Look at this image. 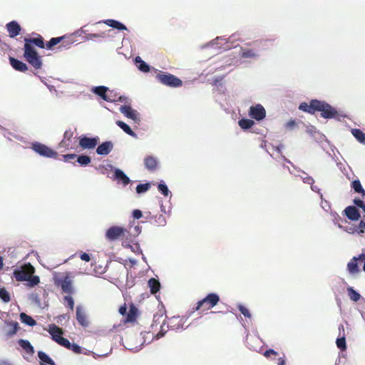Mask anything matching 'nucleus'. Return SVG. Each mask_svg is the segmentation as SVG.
<instances>
[{"label":"nucleus","mask_w":365,"mask_h":365,"mask_svg":"<svg viewBox=\"0 0 365 365\" xmlns=\"http://www.w3.org/2000/svg\"><path fill=\"white\" fill-rule=\"evenodd\" d=\"M150 187V185L149 183L145 184H139L136 187V192L138 194L146 192L149 188Z\"/></svg>","instance_id":"a19ab883"},{"label":"nucleus","mask_w":365,"mask_h":365,"mask_svg":"<svg viewBox=\"0 0 365 365\" xmlns=\"http://www.w3.org/2000/svg\"><path fill=\"white\" fill-rule=\"evenodd\" d=\"M354 202L356 206L361 208L363 210H364L365 205L362 200L359 199H355Z\"/></svg>","instance_id":"603ef678"},{"label":"nucleus","mask_w":365,"mask_h":365,"mask_svg":"<svg viewBox=\"0 0 365 365\" xmlns=\"http://www.w3.org/2000/svg\"><path fill=\"white\" fill-rule=\"evenodd\" d=\"M125 232H127V230L123 227L112 226L107 230L105 236L107 240L115 241L123 237Z\"/></svg>","instance_id":"0eeeda50"},{"label":"nucleus","mask_w":365,"mask_h":365,"mask_svg":"<svg viewBox=\"0 0 365 365\" xmlns=\"http://www.w3.org/2000/svg\"><path fill=\"white\" fill-rule=\"evenodd\" d=\"M336 346L339 349H341V350H345L346 348V339H345V337H341V338H339L336 339Z\"/></svg>","instance_id":"37998d69"},{"label":"nucleus","mask_w":365,"mask_h":365,"mask_svg":"<svg viewBox=\"0 0 365 365\" xmlns=\"http://www.w3.org/2000/svg\"><path fill=\"white\" fill-rule=\"evenodd\" d=\"M364 232H365V222L361 221L359 225L357 232L359 234H362V233H364Z\"/></svg>","instance_id":"8fccbe9b"},{"label":"nucleus","mask_w":365,"mask_h":365,"mask_svg":"<svg viewBox=\"0 0 365 365\" xmlns=\"http://www.w3.org/2000/svg\"><path fill=\"white\" fill-rule=\"evenodd\" d=\"M145 168L150 171L155 170L159 164V160L153 155H147L143 160Z\"/></svg>","instance_id":"4468645a"},{"label":"nucleus","mask_w":365,"mask_h":365,"mask_svg":"<svg viewBox=\"0 0 365 365\" xmlns=\"http://www.w3.org/2000/svg\"><path fill=\"white\" fill-rule=\"evenodd\" d=\"M317 105V111L321 112L322 117L324 118H333L337 115L336 110L324 101H318L314 103Z\"/></svg>","instance_id":"7ed1b4c3"},{"label":"nucleus","mask_w":365,"mask_h":365,"mask_svg":"<svg viewBox=\"0 0 365 365\" xmlns=\"http://www.w3.org/2000/svg\"><path fill=\"white\" fill-rule=\"evenodd\" d=\"M38 356L41 361V365H45L43 363L55 365L54 361L45 352L39 351L38 352Z\"/></svg>","instance_id":"cd10ccee"},{"label":"nucleus","mask_w":365,"mask_h":365,"mask_svg":"<svg viewBox=\"0 0 365 365\" xmlns=\"http://www.w3.org/2000/svg\"><path fill=\"white\" fill-rule=\"evenodd\" d=\"M295 121L294 120H290L286 123L285 127L288 129L292 130L295 126Z\"/></svg>","instance_id":"864d4df0"},{"label":"nucleus","mask_w":365,"mask_h":365,"mask_svg":"<svg viewBox=\"0 0 365 365\" xmlns=\"http://www.w3.org/2000/svg\"><path fill=\"white\" fill-rule=\"evenodd\" d=\"M20 319L24 324L30 327H34L36 324V321L26 313L20 314Z\"/></svg>","instance_id":"c756f323"},{"label":"nucleus","mask_w":365,"mask_h":365,"mask_svg":"<svg viewBox=\"0 0 365 365\" xmlns=\"http://www.w3.org/2000/svg\"><path fill=\"white\" fill-rule=\"evenodd\" d=\"M113 148V144L111 141H106L99 145L96 149V153L100 155H107Z\"/></svg>","instance_id":"dca6fc26"},{"label":"nucleus","mask_w":365,"mask_h":365,"mask_svg":"<svg viewBox=\"0 0 365 365\" xmlns=\"http://www.w3.org/2000/svg\"><path fill=\"white\" fill-rule=\"evenodd\" d=\"M219 300L220 298L217 294L214 293L209 294L205 298L198 302L196 310L200 308L208 310L214 307L218 303Z\"/></svg>","instance_id":"20e7f679"},{"label":"nucleus","mask_w":365,"mask_h":365,"mask_svg":"<svg viewBox=\"0 0 365 365\" xmlns=\"http://www.w3.org/2000/svg\"><path fill=\"white\" fill-rule=\"evenodd\" d=\"M10 37L14 38L18 36L21 31V27L19 24L14 21L9 22L6 25Z\"/></svg>","instance_id":"6ab92c4d"},{"label":"nucleus","mask_w":365,"mask_h":365,"mask_svg":"<svg viewBox=\"0 0 365 365\" xmlns=\"http://www.w3.org/2000/svg\"><path fill=\"white\" fill-rule=\"evenodd\" d=\"M69 349H71L76 354H80L81 351V348L76 344H71V346Z\"/></svg>","instance_id":"09e8293b"},{"label":"nucleus","mask_w":365,"mask_h":365,"mask_svg":"<svg viewBox=\"0 0 365 365\" xmlns=\"http://www.w3.org/2000/svg\"><path fill=\"white\" fill-rule=\"evenodd\" d=\"M359 262H361L359 255L354 257L347 264L346 269L352 277L357 276L360 272Z\"/></svg>","instance_id":"9b49d317"},{"label":"nucleus","mask_w":365,"mask_h":365,"mask_svg":"<svg viewBox=\"0 0 365 365\" xmlns=\"http://www.w3.org/2000/svg\"><path fill=\"white\" fill-rule=\"evenodd\" d=\"M233 54H240L244 58H252L255 59L257 58L258 54L254 50L252 49H243L242 47L235 46L233 47Z\"/></svg>","instance_id":"f8f14e48"},{"label":"nucleus","mask_w":365,"mask_h":365,"mask_svg":"<svg viewBox=\"0 0 365 365\" xmlns=\"http://www.w3.org/2000/svg\"><path fill=\"white\" fill-rule=\"evenodd\" d=\"M279 365H285V360L283 358H279Z\"/></svg>","instance_id":"774afa93"},{"label":"nucleus","mask_w":365,"mask_h":365,"mask_svg":"<svg viewBox=\"0 0 365 365\" xmlns=\"http://www.w3.org/2000/svg\"><path fill=\"white\" fill-rule=\"evenodd\" d=\"M80 257L83 261H85V262H89L91 260V257H90L89 255L86 252L82 253L80 255Z\"/></svg>","instance_id":"5fc2aeb1"},{"label":"nucleus","mask_w":365,"mask_h":365,"mask_svg":"<svg viewBox=\"0 0 365 365\" xmlns=\"http://www.w3.org/2000/svg\"><path fill=\"white\" fill-rule=\"evenodd\" d=\"M226 43L227 40L225 38H223L222 37H217L215 40L212 41L209 46L213 48H215L216 46L220 48L221 46L224 45Z\"/></svg>","instance_id":"e433bc0d"},{"label":"nucleus","mask_w":365,"mask_h":365,"mask_svg":"<svg viewBox=\"0 0 365 365\" xmlns=\"http://www.w3.org/2000/svg\"><path fill=\"white\" fill-rule=\"evenodd\" d=\"M225 95L222 93H219V96L217 97V100L220 102V104H222V101L223 100V97H225Z\"/></svg>","instance_id":"69168bd1"},{"label":"nucleus","mask_w":365,"mask_h":365,"mask_svg":"<svg viewBox=\"0 0 365 365\" xmlns=\"http://www.w3.org/2000/svg\"><path fill=\"white\" fill-rule=\"evenodd\" d=\"M6 334L9 336L14 335L19 329V323L16 322H6Z\"/></svg>","instance_id":"a878e982"},{"label":"nucleus","mask_w":365,"mask_h":365,"mask_svg":"<svg viewBox=\"0 0 365 365\" xmlns=\"http://www.w3.org/2000/svg\"><path fill=\"white\" fill-rule=\"evenodd\" d=\"M26 43H32L39 48H44L43 39L41 37L26 39Z\"/></svg>","instance_id":"c9c22d12"},{"label":"nucleus","mask_w":365,"mask_h":365,"mask_svg":"<svg viewBox=\"0 0 365 365\" xmlns=\"http://www.w3.org/2000/svg\"><path fill=\"white\" fill-rule=\"evenodd\" d=\"M32 149L38 155L46 158H56L58 155V153L56 151L38 142L32 144Z\"/></svg>","instance_id":"423d86ee"},{"label":"nucleus","mask_w":365,"mask_h":365,"mask_svg":"<svg viewBox=\"0 0 365 365\" xmlns=\"http://www.w3.org/2000/svg\"><path fill=\"white\" fill-rule=\"evenodd\" d=\"M24 57L35 68L38 69L41 67L42 62L40 57L34 48L27 43L24 45Z\"/></svg>","instance_id":"f257e3e1"},{"label":"nucleus","mask_w":365,"mask_h":365,"mask_svg":"<svg viewBox=\"0 0 365 365\" xmlns=\"http://www.w3.org/2000/svg\"><path fill=\"white\" fill-rule=\"evenodd\" d=\"M318 100H312L309 103V104L307 103H302L299 106V109L300 110H302L304 112H307L309 113H314L317 111V105L315 104V102H317Z\"/></svg>","instance_id":"f3484780"},{"label":"nucleus","mask_w":365,"mask_h":365,"mask_svg":"<svg viewBox=\"0 0 365 365\" xmlns=\"http://www.w3.org/2000/svg\"><path fill=\"white\" fill-rule=\"evenodd\" d=\"M249 115L256 120H262L266 116V110L262 105L257 104L250 108Z\"/></svg>","instance_id":"1a4fd4ad"},{"label":"nucleus","mask_w":365,"mask_h":365,"mask_svg":"<svg viewBox=\"0 0 365 365\" xmlns=\"http://www.w3.org/2000/svg\"><path fill=\"white\" fill-rule=\"evenodd\" d=\"M98 141L99 138L98 136L88 138L81 135L79 138V145L83 149H93L98 145Z\"/></svg>","instance_id":"9d476101"},{"label":"nucleus","mask_w":365,"mask_h":365,"mask_svg":"<svg viewBox=\"0 0 365 365\" xmlns=\"http://www.w3.org/2000/svg\"><path fill=\"white\" fill-rule=\"evenodd\" d=\"M34 272V268L31 265H26L20 269H15L14 271V276L17 281L23 282L27 281Z\"/></svg>","instance_id":"6e6552de"},{"label":"nucleus","mask_w":365,"mask_h":365,"mask_svg":"<svg viewBox=\"0 0 365 365\" xmlns=\"http://www.w3.org/2000/svg\"><path fill=\"white\" fill-rule=\"evenodd\" d=\"M271 354H274V355H277V352L275 351L273 349H269V350H267L264 353V356L265 357H268Z\"/></svg>","instance_id":"13d9d810"},{"label":"nucleus","mask_w":365,"mask_h":365,"mask_svg":"<svg viewBox=\"0 0 365 365\" xmlns=\"http://www.w3.org/2000/svg\"><path fill=\"white\" fill-rule=\"evenodd\" d=\"M120 111L125 116L128 118H130L133 120H137L138 119V113L137 110H133L130 106H121L120 107Z\"/></svg>","instance_id":"2eb2a0df"},{"label":"nucleus","mask_w":365,"mask_h":365,"mask_svg":"<svg viewBox=\"0 0 365 365\" xmlns=\"http://www.w3.org/2000/svg\"><path fill=\"white\" fill-rule=\"evenodd\" d=\"M48 332L51 335L52 339L56 342L58 341V339H60L61 335L63 334V331L61 329L58 327L55 324H50L48 327Z\"/></svg>","instance_id":"aec40b11"},{"label":"nucleus","mask_w":365,"mask_h":365,"mask_svg":"<svg viewBox=\"0 0 365 365\" xmlns=\"http://www.w3.org/2000/svg\"><path fill=\"white\" fill-rule=\"evenodd\" d=\"M158 190L165 196H168L170 194V190L168 188V186L165 185L164 182H160L158 185Z\"/></svg>","instance_id":"ea45409f"},{"label":"nucleus","mask_w":365,"mask_h":365,"mask_svg":"<svg viewBox=\"0 0 365 365\" xmlns=\"http://www.w3.org/2000/svg\"><path fill=\"white\" fill-rule=\"evenodd\" d=\"M0 299L5 303L9 302L11 299L9 292L4 288L0 289Z\"/></svg>","instance_id":"58836bf2"},{"label":"nucleus","mask_w":365,"mask_h":365,"mask_svg":"<svg viewBox=\"0 0 365 365\" xmlns=\"http://www.w3.org/2000/svg\"><path fill=\"white\" fill-rule=\"evenodd\" d=\"M27 282H28V285L29 287H32L37 285L39 283L40 279L38 276L30 275V278L27 280Z\"/></svg>","instance_id":"79ce46f5"},{"label":"nucleus","mask_w":365,"mask_h":365,"mask_svg":"<svg viewBox=\"0 0 365 365\" xmlns=\"http://www.w3.org/2000/svg\"><path fill=\"white\" fill-rule=\"evenodd\" d=\"M148 286L150 289L151 293L155 294L156 292H158L159 291L160 287V284L157 279H155L154 278H151L148 281Z\"/></svg>","instance_id":"7c9ffc66"},{"label":"nucleus","mask_w":365,"mask_h":365,"mask_svg":"<svg viewBox=\"0 0 365 365\" xmlns=\"http://www.w3.org/2000/svg\"><path fill=\"white\" fill-rule=\"evenodd\" d=\"M166 332V330L163 329V327L161 326V330L156 334L155 338L160 339L163 336H164L165 333Z\"/></svg>","instance_id":"bf43d9fd"},{"label":"nucleus","mask_w":365,"mask_h":365,"mask_svg":"<svg viewBox=\"0 0 365 365\" xmlns=\"http://www.w3.org/2000/svg\"><path fill=\"white\" fill-rule=\"evenodd\" d=\"M103 22L105 24L118 30H127L126 26L118 21L114 19H106L98 23Z\"/></svg>","instance_id":"b1692460"},{"label":"nucleus","mask_w":365,"mask_h":365,"mask_svg":"<svg viewBox=\"0 0 365 365\" xmlns=\"http://www.w3.org/2000/svg\"><path fill=\"white\" fill-rule=\"evenodd\" d=\"M108 90V88L103 86H96L91 89L93 93L101 97L104 101H110V100H109L106 96V92Z\"/></svg>","instance_id":"5701e85b"},{"label":"nucleus","mask_w":365,"mask_h":365,"mask_svg":"<svg viewBox=\"0 0 365 365\" xmlns=\"http://www.w3.org/2000/svg\"><path fill=\"white\" fill-rule=\"evenodd\" d=\"M91 158L87 156V155H79L78 156L77 158V162L81 165H88L90 163H91Z\"/></svg>","instance_id":"4c0bfd02"},{"label":"nucleus","mask_w":365,"mask_h":365,"mask_svg":"<svg viewBox=\"0 0 365 365\" xmlns=\"http://www.w3.org/2000/svg\"><path fill=\"white\" fill-rule=\"evenodd\" d=\"M114 170V175L113 179L117 180L118 182H121L124 186L128 185L130 182V178L124 173L123 170L119 168H113L110 165Z\"/></svg>","instance_id":"ddd939ff"},{"label":"nucleus","mask_w":365,"mask_h":365,"mask_svg":"<svg viewBox=\"0 0 365 365\" xmlns=\"http://www.w3.org/2000/svg\"><path fill=\"white\" fill-rule=\"evenodd\" d=\"M126 312V308L125 307H120L119 309V312L121 314H124Z\"/></svg>","instance_id":"338daca9"},{"label":"nucleus","mask_w":365,"mask_h":365,"mask_svg":"<svg viewBox=\"0 0 365 365\" xmlns=\"http://www.w3.org/2000/svg\"><path fill=\"white\" fill-rule=\"evenodd\" d=\"M359 258L361 259V262H364L363 270L365 272V254L359 255Z\"/></svg>","instance_id":"e2e57ef3"},{"label":"nucleus","mask_w":365,"mask_h":365,"mask_svg":"<svg viewBox=\"0 0 365 365\" xmlns=\"http://www.w3.org/2000/svg\"><path fill=\"white\" fill-rule=\"evenodd\" d=\"M351 187L355 192L361 194L362 196L365 195V190L363 189L359 180H354L351 183Z\"/></svg>","instance_id":"72a5a7b5"},{"label":"nucleus","mask_w":365,"mask_h":365,"mask_svg":"<svg viewBox=\"0 0 365 365\" xmlns=\"http://www.w3.org/2000/svg\"><path fill=\"white\" fill-rule=\"evenodd\" d=\"M348 294L351 300L354 302H357L360 299L361 295L356 290H354L352 287H349L347 289Z\"/></svg>","instance_id":"f704fd0d"},{"label":"nucleus","mask_w":365,"mask_h":365,"mask_svg":"<svg viewBox=\"0 0 365 365\" xmlns=\"http://www.w3.org/2000/svg\"><path fill=\"white\" fill-rule=\"evenodd\" d=\"M135 62L140 71L143 72H148L150 71L149 66L140 56L135 57Z\"/></svg>","instance_id":"c85d7f7f"},{"label":"nucleus","mask_w":365,"mask_h":365,"mask_svg":"<svg viewBox=\"0 0 365 365\" xmlns=\"http://www.w3.org/2000/svg\"><path fill=\"white\" fill-rule=\"evenodd\" d=\"M19 344L26 351V354L29 355H33V354L34 353V349L28 340L20 339L19 341Z\"/></svg>","instance_id":"393cba45"},{"label":"nucleus","mask_w":365,"mask_h":365,"mask_svg":"<svg viewBox=\"0 0 365 365\" xmlns=\"http://www.w3.org/2000/svg\"><path fill=\"white\" fill-rule=\"evenodd\" d=\"M9 61L12 67L16 71H26L28 69L26 64L18 59L10 57Z\"/></svg>","instance_id":"4be33fe9"},{"label":"nucleus","mask_w":365,"mask_h":365,"mask_svg":"<svg viewBox=\"0 0 365 365\" xmlns=\"http://www.w3.org/2000/svg\"><path fill=\"white\" fill-rule=\"evenodd\" d=\"M215 86L217 88V90L220 92L221 91V89L222 88V84L218 81H215Z\"/></svg>","instance_id":"680f3d73"},{"label":"nucleus","mask_w":365,"mask_h":365,"mask_svg":"<svg viewBox=\"0 0 365 365\" xmlns=\"http://www.w3.org/2000/svg\"><path fill=\"white\" fill-rule=\"evenodd\" d=\"M76 319L78 322L83 327H87L88 324L86 312L81 306H77L76 307Z\"/></svg>","instance_id":"a211bd4d"},{"label":"nucleus","mask_w":365,"mask_h":365,"mask_svg":"<svg viewBox=\"0 0 365 365\" xmlns=\"http://www.w3.org/2000/svg\"><path fill=\"white\" fill-rule=\"evenodd\" d=\"M57 343L67 349H70L71 346V344L70 343V341L67 339L63 337H61L60 339H58Z\"/></svg>","instance_id":"49530a36"},{"label":"nucleus","mask_w":365,"mask_h":365,"mask_svg":"<svg viewBox=\"0 0 365 365\" xmlns=\"http://www.w3.org/2000/svg\"><path fill=\"white\" fill-rule=\"evenodd\" d=\"M238 309L240 311L241 314H243L245 317L249 319L251 318V314L247 308L242 304H238Z\"/></svg>","instance_id":"c03bdc74"},{"label":"nucleus","mask_w":365,"mask_h":365,"mask_svg":"<svg viewBox=\"0 0 365 365\" xmlns=\"http://www.w3.org/2000/svg\"><path fill=\"white\" fill-rule=\"evenodd\" d=\"M303 181L305 183H307V184H310L312 185V184L314 183V179L311 177H305L303 178Z\"/></svg>","instance_id":"4d7b16f0"},{"label":"nucleus","mask_w":365,"mask_h":365,"mask_svg":"<svg viewBox=\"0 0 365 365\" xmlns=\"http://www.w3.org/2000/svg\"><path fill=\"white\" fill-rule=\"evenodd\" d=\"M76 157V154H66L63 155V158L65 161H68L71 159H74Z\"/></svg>","instance_id":"6e6d98bb"},{"label":"nucleus","mask_w":365,"mask_h":365,"mask_svg":"<svg viewBox=\"0 0 365 365\" xmlns=\"http://www.w3.org/2000/svg\"><path fill=\"white\" fill-rule=\"evenodd\" d=\"M315 128L313 127V126H309V127H307V132L310 133L311 135H313L314 133L315 132Z\"/></svg>","instance_id":"0e129e2a"},{"label":"nucleus","mask_w":365,"mask_h":365,"mask_svg":"<svg viewBox=\"0 0 365 365\" xmlns=\"http://www.w3.org/2000/svg\"><path fill=\"white\" fill-rule=\"evenodd\" d=\"M239 125L243 130H247L253 126L255 122L251 119H241L238 122Z\"/></svg>","instance_id":"2f4dec72"},{"label":"nucleus","mask_w":365,"mask_h":365,"mask_svg":"<svg viewBox=\"0 0 365 365\" xmlns=\"http://www.w3.org/2000/svg\"><path fill=\"white\" fill-rule=\"evenodd\" d=\"M62 39V37L52 38L46 44L47 48H51L58 44Z\"/></svg>","instance_id":"a18cd8bd"},{"label":"nucleus","mask_w":365,"mask_h":365,"mask_svg":"<svg viewBox=\"0 0 365 365\" xmlns=\"http://www.w3.org/2000/svg\"><path fill=\"white\" fill-rule=\"evenodd\" d=\"M68 275V274L62 278L59 274H55L53 276V282L56 286H60L61 287L63 292L69 294L73 291V286L72 280Z\"/></svg>","instance_id":"39448f33"},{"label":"nucleus","mask_w":365,"mask_h":365,"mask_svg":"<svg viewBox=\"0 0 365 365\" xmlns=\"http://www.w3.org/2000/svg\"><path fill=\"white\" fill-rule=\"evenodd\" d=\"M99 37H101V34H90L88 36H87V39L88 40H92L93 38H99Z\"/></svg>","instance_id":"052dcab7"},{"label":"nucleus","mask_w":365,"mask_h":365,"mask_svg":"<svg viewBox=\"0 0 365 365\" xmlns=\"http://www.w3.org/2000/svg\"><path fill=\"white\" fill-rule=\"evenodd\" d=\"M346 216L351 220H358L360 214L355 207L349 206L344 210Z\"/></svg>","instance_id":"412c9836"},{"label":"nucleus","mask_w":365,"mask_h":365,"mask_svg":"<svg viewBox=\"0 0 365 365\" xmlns=\"http://www.w3.org/2000/svg\"><path fill=\"white\" fill-rule=\"evenodd\" d=\"M116 124L128 135L136 138L137 135L132 130L130 127L123 121H117Z\"/></svg>","instance_id":"bb28decb"},{"label":"nucleus","mask_w":365,"mask_h":365,"mask_svg":"<svg viewBox=\"0 0 365 365\" xmlns=\"http://www.w3.org/2000/svg\"><path fill=\"white\" fill-rule=\"evenodd\" d=\"M158 81L163 85L170 87H180L182 85V81L171 74L159 73L156 76Z\"/></svg>","instance_id":"f03ea898"},{"label":"nucleus","mask_w":365,"mask_h":365,"mask_svg":"<svg viewBox=\"0 0 365 365\" xmlns=\"http://www.w3.org/2000/svg\"><path fill=\"white\" fill-rule=\"evenodd\" d=\"M352 135L357 139V140L361 143H365V133L359 129H352Z\"/></svg>","instance_id":"473e14b6"},{"label":"nucleus","mask_w":365,"mask_h":365,"mask_svg":"<svg viewBox=\"0 0 365 365\" xmlns=\"http://www.w3.org/2000/svg\"><path fill=\"white\" fill-rule=\"evenodd\" d=\"M143 214L140 210H134L133 211V217L134 219L138 220L142 217Z\"/></svg>","instance_id":"3c124183"},{"label":"nucleus","mask_w":365,"mask_h":365,"mask_svg":"<svg viewBox=\"0 0 365 365\" xmlns=\"http://www.w3.org/2000/svg\"><path fill=\"white\" fill-rule=\"evenodd\" d=\"M64 300L68 302V305L71 310L74 308V300L72 297L67 295L64 297Z\"/></svg>","instance_id":"de8ad7c7"}]
</instances>
